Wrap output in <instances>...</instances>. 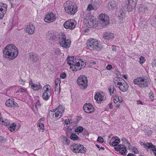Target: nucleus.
I'll use <instances>...</instances> for the list:
<instances>
[{"instance_id": "obj_14", "label": "nucleus", "mask_w": 156, "mask_h": 156, "mask_svg": "<svg viewBox=\"0 0 156 156\" xmlns=\"http://www.w3.org/2000/svg\"><path fill=\"white\" fill-rule=\"evenodd\" d=\"M55 16V15L53 12H51L46 15V17L44 19V21L47 23L53 22L56 18Z\"/></svg>"}, {"instance_id": "obj_17", "label": "nucleus", "mask_w": 156, "mask_h": 156, "mask_svg": "<svg viewBox=\"0 0 156 156\" xmlns=\"http://www.w3.org/2000/svg\"><path fill=\"white\" fill-rule=\"evenodd\" d=\"M29 58L34 62H37L39 59V56L34 52H31L29 54Z\"/></svg>"}, {"instance_id": "obj_45", "label": "nucleus", "mask_w": 156, "mask_h": 156, "mask_svg": "<svg viewBox=\"0 0 156 156\" xmlns=\"http://www.w3.org/2000/svg\"><path fill=\"white\" fill-rule=\"evenodd\" d=\"M110 94L111 95L113 94L114 91V88L113 86H111L109 88H108Z\"/></svg>"}, {"instance_id": "obj_11", "label": "nucleus", "mask_w": 156, "mask_h": 156, "mask_svg": "<svg viewBox=\"0 0 156 156\" xmlns=\"http://www.w3.org/2000/svg\"><path fill=\"white\" fill-rule=\"evenodd\" d=\"M84 111L87 113H90L95 111V108L90 103H86L83 106Z\"/></svg>"}, {"instance_id": "obj_52", "label": "nucleus", "mask_w": 156, "mask_h": 156, "mask_svg": "<svg viewBox=\"0 0 156 156\" xmlns=\"http://www.w3.org/2000/svg\"><path fill=\"white\" fill-rule=\"evenodd\" d=\"M89 62L91 64V66H93L96 64V61L95 60H91L89 61Z\"/></svg>"}, {"instance_id": "obj_16", "label": "nucleus", "mask_w": 156, "mask_h": 156, "mask_svg": "<svg viewBox=\"0 0 156 156\" xmlns=\"http://www.w3.org/2000/svg\"><path fill=\"white\" fill-rule=\"evenodd\" d=\"M5 104L7 106L12 107H16L18 105V104L14 102V100L12 98L7 100Z\"/></svg>"}, {"instance_id": "obj_53", "label": "nucleus", "mask_w": 156, "mask_h": 156, "mask_svg": "<svg viewBox=\"0 0 156 156\" xmlns=\"http://www.w3.org/2000/svg\"><path fill=\"white\" fill-rule=\"evenodd\" d=\"M93 25H94V28L98 26V22H96L94 19H93Z\"/></svg>"}, {"instance_id": "obj_47", "label": "nucleus", "mask_w": 156, "mask_h": 156, "mask_svg": "<svg viewBox=\"0 0 156 156\" xmlns=\"http://www.w3.org/2000/svg\"><path fill=\"white\" fill-rule=\"evenodd\" d=\"M149 96L151 101H153L154 100V94L152 92H151L149 93Z\"/></svg>"}, {"instance_id": "obj_50", "label": "nucleus", "mask_w": 156, "mask_h": 156, "mask_svg": "<svg viewBox=\"0 0 156 156\" xmlns=\"http://www.w3.org/2000/svg\"><path fill=\"white\" fill-rule=\"evenodd\" d=\"M20 91L21 93H24L27 92V90L24 88H21L19 90H17V92Z\"/></svg>"}, {"instance_id": "obj_21", "label": "nucleus", "mask_w": 156, "mask_h": 156, "mask_svg": "<svg viewBox=\"0 0 156 156\" xmlns=\"http://www.w3.org/2000/svg\"><path fill=\"white\" fill-rule=\"evenodd\" d=\"M115 15L116 16L119 18V19H121L123 18L125 16V14L123 10L122 9H117Z\"/></svg>"}, {"instance_id": "obj_32", "label": "nucleus", "mask_w": 156, "mask_h": 156, "mask_svg": "<svg viewBox=\"0 0 156 156\" xmlns=\"http://www.w3.org/2000/svg\"><path fill=\"white\" fill-rule=\"evenodd\" d=\"M0 123L2 125H7L9 124V122L7 119H3L2 117L0 118Z\"/></svg>"}, {"instance_id": "obj_38", "label": "nucleus", "mask_w": 156, "mask_h": 156, "mask_svg": "<svg viewBox=\"0 0 156 156\" xmlns=\"http://www.w3.org/2000/svg\"><path fill=\"white\" fill-rule=\"evenodd\" d=\"M83 128L81 126H80L75 128V132L78 133H80L83 131Z\"/></svg>"}, {"instance_id": "obj_7", "label": "nucleus", "mask_w": 156, "mask_h": 156, "mask_svg": "<svg viewBox=\"0 0 156 156\" xmlns=\"http://www.w3.org/2000/svg\"><path fill=\"white\" fill-rule=\"evenodd\" d=\"M109 18L105 14H101L98 18V22L100 24H102L104 27L108 25L109 24Z\"/></svg>"}, {"instance_id": "obj_40", "label": "nucleus", "mask_w": 156, "mask_h": 156, "mask_svg": "<svg viewBox=\"0 0 156 156\" xmlns=\"http://www.w3.org/2000/svg\"><path fill=\"white\" fill-rule=\"evenodd\" d=\"M39 127V131H41L42 132H43L44 131V125L42 123H39L37 125Z\"/></svg>"}, {"instance_id": "obj_37", "label": "nucleus", "mask_w": 156, "mask_h": 156, "mask_svg": "<svg viewBox=\"0 0 156 156\" xmlns=\"http://www.w3.org/2000/svg\"><path fill=\"white\" fill-rule=\"evenodd\" d=\"M6 11H4L3 9L0 7V19H2L6 13Z\"/></svg>"}, {"instance_id": "obj_56", "label": "nucleus", "mask_w": 156, "mask_h": 156, "mask_svg": "<svg viewBox=\"0 0 156 156\" xmlns=\"http://www.w3.org/2000/svg\"><path fill=\"white\" fill-rule=\"evenodd\" d=\"M19 82L20 83V84L23 85H24L25 81L20 79L19 80Z\"/></svg>"}, {"instance_id": "obj_44", "label": "nucleus", "mask_w": 156, "mask_h": 156, "mask_svg": "<svg viewBox=\"0 0 156 156\" xmlns=\"http://www.w3.org/2000/svg\"><path fill=\"white\" fill-rule=\"evenodd\" d=\"M122 140L123 142V144H125L126 143L128 144L129 145H130V143L128 141V140L125 137H123L122 139Z\"/></svg>"}, {"instance_id": "obj_10", "label": "nucleus", "mask_w": 156, "mask_h": 156, "mask_svg": "<svg viewBox=\"0 0 156 156\" xmlns=\"http://www.w3.org/2000/svg\"><path fill=\"white\" fill-rule=\"evenodd\" d=\"M116 147H114V149L117 151H119L122 155H126L127 149L125 145L123 144H119Z\"/></svg>"}, {"instance_id": "obj_63", "label": "nucleus", "mask_w": 156, "mask_h": 156, "mask_svg": "<svg viewBox=\"0 0 156 156\" xmlns=\"http://www.w3.org/2000/svg\"><path fill=\"white\" fill-rule=\"evenodd\" d=\"M70 120L69 119L67 120H66L65 122L66 124H70Z\"/></svg>"}, {"instance_id": "obj_61", "label": "nucleus", "mask_w": 156, "mask_h": 156, "mask_svg": "<svg viewBox=\"0 0 156 156\" xmlns=\"http://www.w3.org/2000/svg\"><path fill=\"white\" fill-rule=\"evenodd\" d=\"M152 133L151 131H149L148 132H146L145 134L148 136H150L151 135Z\"/></svg>"}, {"instance_id": "obj_55", "label": "nucleus", "mask_w": 156, "mask_h": 156, "mask_svg": "<svg viewBox=\"0 0 156 156\" xmlns=\"http://www.w3.org/2000/svg\"><path fill=\"white\" fill-rule=\"evenodd\" d=\"M140 63H143L145 61L144 58L142 56H141L140 58Z\"/></svg>"}, {"instance_id": "obj_15", "label": "nucleus", "mask_w": 156, "mask_h": 156, "mask_svg": "<svg viewBox=\"0 0 156 156\" xmlns=\"http://www.w3.org/2000/svg\"><path fill=\"white\" fill-rule=\"evenodd\" d=\"M128 3L127 4V8L130 11L133 9L136 6V0H128Z\"/></svg>"}, {"instance_id": "obj_4", "label": "nucleus", "mask_w": 156, "mask_h": 156, "mask_svg": "<svg viewBox=\"0 0 156 156\" xmlns=\"http://www.w3.org/2000/svg\"><path fill=\"white\" fill-rule=\"evenodd\" d=\"M64 9L66 12L71 15L74 14L76 12V6H74L72 2L68 1L64 4Z\"/></svg>"}, {"instance_id": "obj_30", "label": "nucleus", "mask_w": 156, "mask_h": 156, "mask_svg": "<svg viewBox=\"0 0 156 156\" xmlns=\"http://www.w3.org/2000/svg\"><path fill=\"white\" fill-rule=\"evenodd\" d=\"M51 90L50 86L48 84L45 85L43 88V92H51Z\"/></svg>"}, {"instance_id": "obj_62", "label": "nucleus", "mask_w": 156, "mask_h": 156, "mask_svg": "<svg viewBox=\"0 0 156 156\" xmlns=\"http://www.w3.org/2000/svg\"><path fill=\"white\" fill-rule=\"evenodd\" d=\"M109 107L110 109H112V108H113V106L112 105V102H111L110 103H109Z\"/></svg>"}, {"instance_id": "obj_12", "label": "nucleus", "mask_w": 156, "mask_h": 156, "mask_svg": "<svg viewBox=\"0 0 156 156\" xmlns=\"http://www.w3.org/2000/svg\"><path fill=\"white\" fill-rule=\"evenodd\" d=\"M117 84L120 86L118 87L122 91L125 92L127 90L129 86L125 81L123 83L122 82H118Z\"/></svg>"}, {"instance_id": "obj_9", "label": "nucleus", "mask_w": 156, "mask_h": 156, "mask_svg": "<svg viewBox=\"0 0 156 156\" xmlns=\"http://www.w3.org/2000/svg\"><path fill=\"white\" fill-rule=\"evenodd\" d=\"M76 24V21L73 20H70L66 21L63 25L66 29H73L75 27Z\"/></svg>"}, {"instance_id": "obj_18", "label": "nucleus", "mask_w": 156, "mask_h": 156, "mask_svg": "<svg viewBox=\"0 0 156 156\" xmlns=\"http://www.w3.org/2000/svg\"><path fill=\"white\" fill-rule=\"evenodd\" d=\"M61 107L59 106L55 109V117L57 120L62 116V113L61 112Z\"/></svg>"}, {"instance_id": "obj_22", "label": "nucleus", "mask_w": 156, "mask_h": 156, "mask_svg": "<svg viewBox=\"0 0 156 156\" xmlns=\"http://www.w3.org/2000/svg\"><path fill=\"white\" fill-rule=\"evenodd\" d=\"M137 9L138 11L141 12H144L147 10V8L143 4L138 5Z\"/></svg>"}, {"instance_id": "obj_59", "label": "nucleus", "mask_w": 156, "mask_h": 156, "mask_svg": "<svg viewBox=\"0 0 156 156\" xmlns=\"http://www.w3.org/2000/svg\"><path fill=\"white\" fill-rule=\"evenodd\" d=\"M154 147L152 149V151H153V152H154V155L155 156H156V147H155V146H154Z\"/></svg>"}, {"instance_id": "obj_39", "label": "nucleus", "mask_w": 156, "mask_h": 156, "mask_svg": "<svg viewBox=\"0 0 156 156\" xmlns=\"http://www.w3.org/2000/svg\"><path fill=\"white\" fill-rule=\"evenodd\" d=\"M93 19H92L91 18H89V19H87V22L89 25V26L90 27L94 28V25H93Z\"/></svg>"}, {"instance_id": "obj_35", "label": "nucleus", "mask_w": 156, "mask_h": 156, "mask_svg": "<svg viewBox=\"0 0 156 156\" xmlns=\"http://www.w3.org/2000/svg\"><path fill=\"white\" fill-rule=\"evenodd\" d=\"M16 125L15 123H13L11 124L10 126L9 127L8 129L11 131H13L16 129Z\"/></svg>"}, {"instance_id": "obj_5", "label": "nucleus", "mask_w": 156, "mask_h": 156, "mask_svg": "<svg viewBox=\"0 0 156 156\" xmlns=\"http://www.w3.org/2000/svg\"><path fill=\"white\" fill-rule=\"evenodd\" d=\"M71 150L75 153H80L84 154L86 151V148L81 144H73L71 146Z\"/></svg>"}, {"instance_id": "obj_36", "label": "nucleus", "mask_w": 156, "mask_h": 156, "mask_svg": "<svg viewBox=\"0 0 156 156\" xmlns=\"http://www.w3.org/2000/svg\"><path fill=\"white\" fill-rule=\"evenodd\" d=\"M70 139L73 140H77L78 139V136L74 133H72L70 136Z\"/></svg>"}, {"instance_id": "obj_2", "label": "nucleus", "mask_w": 156, "mask_h": 156, "mask_svg": "<svg viewBox=\"0 0 156 156\" xmlns=\"http://www.w3.org/2000/svg\"><path fill=\"white\" fill-rule=\"evenodd\" d=\"M87 45V48L91 50L99 51L101 48L100 44L97 40H88Z\"/></svg>"}, {"instance_id": "obj_20", "label": "nucleus", "mask_w": 156, "mask_h": 156, "mask_svg": "<svg viewBox=\"0 0 156 156\" xmlns=\"http://www.w3.org/2000/svg\"><path fill=\"white\" fill-rule=\"evenodd\" d=\"M105 97L99 93L96 94L94 96V99L98 103H101V101L105 100Z\"/></svg>"}, {"instance_id": "obj_27", "label": "nucleus", "mask_w": 156, "mask_h": 156, "mask_svg": "<svg viewBox=\"0 0 156 156\" xmlns=\"http://www.w3.org/2000/svg\"><path fill=\"white\" fill-rule=\"evenodd\" d=\"M41 87L40 83H39L36 84H32V85H31V88L35 91H37L39 90Z\"/></svg>"}, {"instance_id": "obj_8", "label": "nucleus", "mask_w": 156, "mask_h": 156, "mask_svg": "<svg viewBox=\"0 0 156 156\" xmlns=\"http://www.w3.org/2000/svg\"><path fill=\"white\" fill-rule=\"evenodd\" d=\"M133 83L138 85L140 87H146L148 86V83L145 79L142 77H138L133 80Z\"/></svg>"}, {"instance_id": "obj_48", "label": "nucleus", "mask_w": 156, "mask_h": 156, "mask_svg": "<svg viewBox=\"0 0 156 156\" xmlns=\"http://www.w3.org/2000/svg\"><path fill=\"white\" fill-rule=\"evenodd\" d=\"M114 102L115 103H117L119 101V97L118 96H115L114 98Z\"/></svg>"}, {"instance_id": "obj_58", "label": "nucleus", "mask_w": 156, "mask_h": 156, "mask_svg": "<svg viewBox=\"0 0 156 156\" xmlns=\"http://www.w3.org/2000/svg\"><path fill=\"white\" fill-rule=\"evenodd\" d=\"M152 64L153 67H156V59H154L152 62Z\"/></svg>"}, {"instance_id": "obj_3", "label": "nucleus", "mask_w": 156, "mask_h": 156, "mask_svg": "<svg viewBox=\"0 0 156 156\" xmlns=\"http://www.w3.org/2000/svg\"><path fill=\"white\" fill-rule=\"evenodd\" d=\"M74 56H69L67 57V63L70 66L71 68H74L73 71H76L80 70V63L77 62V60L75 58L74 59Z\"/></svg>"}, {"instance_id": "obj_24", "label": "nucleus", "mask_w": 156, "mask_h": 156, "mask_svg": "<svg viewBox=\"0 0 156 156\" xmlns=\"http://www.w3.org/2000/svg\"><path fill=\"white\" fill-rule=\"evenodd\" d=\"M103 37L105 39H112L113 38H115L114 36V34L112 33H105L103 36Z\"/></svg>"}, {"instance_id": "obj_64", "label": "nucleus", "mask_w": 156, "mask_h": 156, "mask_svg": "<svg viewBox=\"0 0 156 156\" xmlns=\"http://www.w3.org/2000/svg\"><path fill=\"white\" fill-rule=\"evenodd\" d=\"M83 134L84 135H88L89 133L87 131H85L83 132Z\"/></svg>"}, {"instance_id": "obj_23", "label": "nucleus", "mask_w": 156, "mask_h": 156, "mask_svg": "<svg viewBox=\"0 0 156 156\" xmlns=\"http://www.w3.org/2000/svg\"><path fill=\"white\" fill-rule=\"evenodd\" d=\"M47 38L48 39H55L57 38V37L54 34V32L52 31H48L47 33Z\"/></svg>"}, {"instance_id": "obj_6", "label": "nucleus", "mask_w": 156, "mask_h": 156, "mask_svg": "<svg viewBox=\"0 0 156 156\" xmlns=\"http://www.w3.org/2000/svg\"><path fill=\"white\" fill-rule=\"evenodd\" d=\"M77 83L78 85L81 86V89H85L88 85L87 78L84 75L80 76L77 79Z\"/></svg>"}, {"instance_id": "obj_43", "label": "nucleus", "mask_w": 156, "mask_h": 156, "mask_svg": "<svg viewBox=\"0 0 156 156\" xmlns=\"http://www.w3.org/2000/svg\"><path fill=\"white\" fill-rule=\"evenodd\" d=\"M54 52L57 55H59L61 53L60 49L58 48H56L54 50Z\"/></svg>"}, {"instance_id": "obj_60", "label": "nucleus", "mask_w": 156, "mask_h": 156, "mask_svg": "<svg viewBox=\"0 0 156 156\" xmlns=\"http://www.w3.org/2000/svg\"><path fill=\"white\" fill-rule=\"evenodd\" d=\"M106 68L107 69L110 70L112 68V66L111 65H108L107 66Z\"/></svg>"}, {"instance_id": "obj_19", "label": "nucleus", "mask_w": 156, "mask_h": 156, "mask_svg": "<svg viewBox=\"0 0 156 156\" xmlns=\"http://www.w3.org/2000/svg\"><path fill=\"white\" fill-rule=\"evenodd\" d=\"M35 28L32 24H30L28 25L25 29V31L28 34H33L34 32Z\"/></svg>"}, {"instance_id": "obj_49", "label": "nucleus", "mask_w": 156, "mask_h": 156, "mask_svg": "<svg viewBox=\"0 0 156 156\" xmlns=\"http://www.w3.org/2000/svg\"><path fill=\"white\" fill-rule=\"evenodd\" d=\"M97 141L101 143H103L104 141V139L100 136L98 137Z\"/></svg>"}, {"instance_id": "obj_51", "label": "nucleus", "mask_w": 156, "mask_h": 156, "mask_svg": "<svg viewBox=\"0 0 156 156\" xmlns=\"http://www.w3.org/2000/svg\"><path fill=\"white\" fill-rule=\"evenodd\" d=\"M66 74L65 72H63L60 74V77L62 79H64L66 77Z\"/></svg>"}, {"instance_id": "obj_28", "label": "nucleus", "mask_w": 156, "mask_h": 156, "mask_svg": "<svg viewBox=\"0 0 156 156\" xmlns=\"http://www.w3.org/2000/svg\"><path fill=\"white\" fill-rule=\"evenodd\" d=\"M117 137V136H116L115 137H113L112 138L111 140H112L115 139V140L113 141L112 144V145L114 146V147H116V146H117L119 145V143L120 142V139L119 138L115 139V138Z\"/></svg>"}, {"instance_id": "obj_46", "label": "nucleus", "mask_w": 156, "mask_h": 156, "mask_svg": "<svg viewBox=\"0 0 156 156\" xmlns=\"http://www.w3.org/2000/svg\"><path fill=\"white\" fill-rule=\"evenodd\" d=\"M59 39H66L65 35L63 33L60 34L59 37Z\"/></svg>"}, {"instance_id": "obj_42", "label": "nucleus", "mask_w": 156, "mask_h": 156, "mask_svg": "<svg viewBox=\"0 0 156 156\" xmlns=\"http://www.w3.org/2000/svg\"><path fill=\"white\" fill-rule=\"evenodd\" d=\"M41 106L40 101L38 100L35 104V106L36 108L37 109L38 108H40Z\"/></svg>"}, {"instance_id": "obj_13", "label": "nucleus", "mask_w": 156, "mask_h": 156, "mask_svg": "<svg viewBox=\"0 0 156 156\" xmlns=\"http://www.w3.org/2000/svg\"><path fill=\"white\" fill-rule=\"evenodd\" d=\"M71 43L70 40H60L59 42V44L62 47L66 48L69 47Z\"/></svg>"}, {"instance_id": "obj_1", "label": "nucleus", "mask_w": 156, "mask_h": 156, "mask_svg": "<svg viewBox=\"0 0 156 156\" xmlns=\"http://www.w3.org/2000/svg\"><path fill=\"white\" fill-rule=\"evenodd\" d=\"M3 53L4 57L13 60L17 56L18 50L13 44H10L4 48Z\"/></svg>"}, {"instance_id": "obj_25", "label": "nucleus", "mask_w": 156, "mask_h": 156, "mask_svg": "<svg viewBox=\"0 0 156 156\" xmlns=\"http://www.w3.org/2000/svg\"><path fill=\"white\" fill-rule=\"evenodd\" d=\"M116 7V4L114 1L109 2L107 8L110 10H112L115 9Z\"/></svg>"}, {"instance_id": "obj_34", "label": "nucleus", "mask_w": 156, "mask_h": 156, "mask_svg": "<svg viewBox=\"0 0 156 156\" xmlns=\"http://www.w3.org/2000/svg\"><path fill=\"white\" fill-rule=\"evenodd\" d=\"M55 109L53 110V111H50L49 112L48 115L51 119L55 121L54 119V115H55Z\"/></svg>"}, {"instance_id": "obj_54", "label": "nucleus", "mask_w": 156, "mask_h": 156, "mask_svg": "<svg viewBox=\"0 0 156 156\" xmlns=\"http://www.w3.org/2000/svg\"><path fill=\"white\" fill-rule=\"evenodd\" d=\"M87 10L90 11L92 9L94 10V8L93 7V6L91 4H89L87 7Z\"/></svg>"}, {"instance_id": "obj_33", "label": "nucleus", "mask_w": 156, "mask_h": 156, "mask_svg": "<svg viewBox=\"0 0 156 156\" xmlns=\"http://www.w3.org/2000/svg\"><path fill=\"white\" fill-rule=\"evenodd\" d=\"M142 143H143V145H144L145 148L148 147V148H151L152 149L153 148H154V146L152 144V143H147L146 144L143 143L142 142Z\"/></svg>"}, {"instance_id": "obj_26", "label": "nucleus", "mask_w": 156, "mask_h": 156, "mask_svg": "<svg viewBox=\"0 0 156 156\" xmlns=\"http://www.w3.org/2000/svg\"><path fill=\"white\" fill-rule=\"evenodd\" d=\"M51 95V92H43L42 95L43 99L46 101L48 100Z\"/></svg>"}, {"instance_id": "obj_31", "label": "nucleus", "mask_w": 156, "mask_h": 156, "mask_svg": "<svg viewBox=\"0 0 156 156\" xmlns=\"http://www.w3.org/2000/svg\"><path fill=\"white\" fill-rule=\"evenodd\" d=\"M77 60L78 61L77 62H79L80 63L79 68H80V70L82 68H83L86 65V62H84L82 60L80 59L79 60L78 59Z\"/></svg>"}, {"instance_id": "obj_57", "label": "nucleus", "mask_w": 156, "mask_h": 156, "mask_svg": "<svg viewBox=\"0 0 156 156\" xmlns=\"http://www.w3.org/2000/svg\"><path fill=\"white\" fill-rule=\"evenodd\" d=\"M133 151L135 154L137 153L138 152L137 149L135 147H133Z\"/></svg>"}, {"instance_id": "obj_29", "label": "nucleus", "mask_w": 156, "mask_h": 156, "mask_svg": "<svg viewBox=\"0 0 156 156\" xmlns=\"http://www.w3.org/2000/svg\"><path fill=\"white\" fill-rule=\"evenodd\" d=\"M61 139L62 140V143L65 145H68L70 143V140L65 136H62Z\"/></svg>"}, {"instance_id": "obj_41", "label": "nucleus", "mask_w": 156, "mask_h": 156, "mask_svg": "<svg viewBox=\"0 0 156 156\" xmlns=\"http://www.w3.org/2000/svg\"><path fill=\"white\" fill-rule=\"evenodd\" d=\"M7 6L5 4L2 2L0 3V7L3 8L4 11L7 10Z\"/></svg>"}]
</instances>
